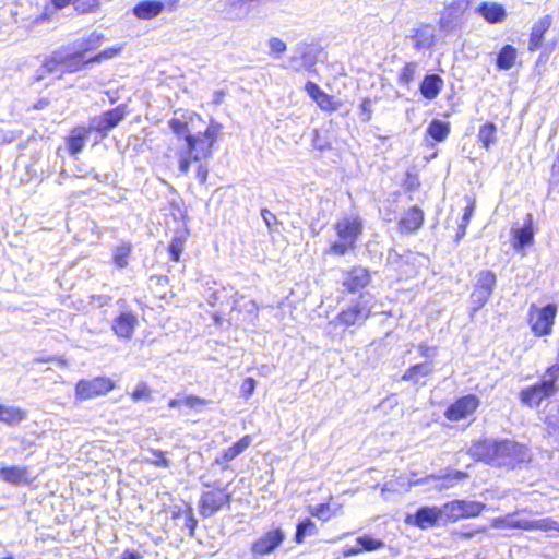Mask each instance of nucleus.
<instances>
[{"instance_id": "nucleus-20", "label": "nucleus", "mask_w": 559, "mask_h": 559, "mask_svg": "<svg viewBox=\"0 0 559 559\" xmlns=\"http://www.w3.org/2000/svg\"><path fill=\"white\" fill-rule=\"evenodd\" d=\"M165 9L159 0H143L133 8V14L140 20H152L158 16Z\"/></svg>"}, {"instance_id": "nucleus-32", "label": "nucleus", "mask_w": 559, "mask_h": 559, "mask_svg": "<svg viewBox=\"0 0 559 559\" xmlns=\"http://www.w3.org/2000/svg\"><path fill=\"white\" fill-rule=\"evenodd\" d=\"M518 52L512 45H504L498 53L497 67L500 70H509L513 67Z\"/></svg>"}, {"instance_id": "nucleus-40", "label": "nucleus", "mask_w": 559, "mask_h": 559, "mask_svg": "<svg viewBox=\"0 0 559 559\" xmlns=\"http://www.w3.org/2000/svg\"><path fill=\"white\" fill-rule=\"evenodd\" d=\"M234 310L246 312L247 319L252 321L258 317L259 308L254 300H246L243 297L234 301Z\"/></svg>"}, {"instance_id": "nucleus-31", "label": "nucleus", "mask_w": 559, "mask_h": 559, "mask_svg": "<svg viewBox=\"0 0 559 559\" xmlns=\"http://www.w3.org/2000/svg\"><path fill=\"white\" fill-rule=\"evenodd\" d=\"M55 20L53 10L50 8V5H45L43 12L39 15L25 19L23 25L27 32L33 33L36 32L39 26L50 24Z\"/></svg>"}, {"instance_id": "nucleus-13", "label": "nucleus", "mask_w": 559, "mask_h": 559, "mask_svg": "<svg viewBox=\"0 0 559 559\" xmlns=\"http://www.w3.org/2000/svg\"><path fill=\"white\" fill-rule=\"evenodd\" d=\"M335 231L341 240L356 245L362 233V224L358 217H344L335 224Z\"/></svg>"}, {"instance_id": "nucleus-26", "label": "nucleus", "mask_w": 559, "mask_h": 559, "mask_svg": "<svg viewBox=\"0 0 559 559\" xmlns=\"http://www.w3.org/2000/svg\"><path fill=\"white\" fill-rule=\"evenodd\" d=\"M424 222V213L417 207H411L399 222L401 230L405 233H412L421 227Z\"/></svg>"}, {"instance_id": "nucleus-33", "label": "nucleus", "mask_w": 559, "mask_h": 559, "mask_svg": "<svg viewBox=\"0 0 559 559\" xmlns=\"http://www.w3.org/2000/svg\"><path fill=\"white\" fill-rule=\"evenodd\" d=\"M496 274L489 270H483L476 276L475 287L492 295V292L496 287Z\"/></svg>"}, {"instance_id": "nucleus-64", "label": "nucleus", "mask_w": 559, "mask_h": 559, "mask_svg": "<svg viewBox=\"0 0 559 559\" xmlns=\"http://www.w3.org/2000/svg\"><path fill=\"white\" fill-rule=\"evenodd\" d=\"M559 377V365L551 366L546 371V378L543 381H551L552 384H556V381Z\"/></svg>"}, {"instance_id": "nucleus-38", "label": "nucleus", "mask_w": 559, "mask_h": 559, "mask_svg": "<svg viewBox=\"0 0 559 559\" xmlns=\"http://www.w3.org/2000/svg\"><path fill=\"white\" fill-rule=\"evenodd\" d=\"M427 132L433 140L442 142L450 133V126L448 122L435 119L428 126Z\"/></svg>"}, {"instance_id": "nucleus-5", "label": "nucleus", "mask_w": 559, "mask_h": 559, "mask_svg": "<svg viewBox=\"0 0 559 559\" xmlns=\"http://www.w3.org/2000/svg\"><path fill=\"white\" fill-rule=\"evenodd\" d=\"M486 504L478 501L453 500L443 506V514L450 521H457L465 518H475L479 515Z\"/></svg>"}, {"instance_id": "nucleus-3", "label": "nucleus", "mask_w": 559, "mask_h": 559, "mask_svg": "<svg viewBox=\"0 0 559 559\" xmlns=\"http://www.w3.org/2000/svg\"><path fill=\"white\" fill-rule=\"evenodd\" d=\"M114 388V381L107 377H96L91 380H80L75 385V399L80 401L92 400L106 395Z\"/></svg>"}, {"instance_id": "nucleus-46", "label": "nucleus", "mask_w": 559, "mask_h": 559, "mask_svg": "<svg viewBox=\"0 0 559 559\" xmlns=\"http://www.w3.org/2000/svg\"><path fill=\"white\" fill-rule=\"evenodd\" d=\"M490 297H491V295L488 294L487 292H484V290H480V289L474 287V290L471 294V302L473 305L472 311L476 312L480 308H483L487 304V301L489 300Z\"/></svg>"}, {"instance_id": "nucleus-61", "label": "nucleus", "mask_w": 559, "mask_h": 559, "mask_svg": "<svg viewBox=\"0 0 559 559\" xmlns=\"http://www.w3.org/2000/svg\"><path fill=\"white\" fill-rule=\"evenodd\" d=\"M118 51H119V49H116V48L106 49V50L99 52L98 55H96L95 57L91 58L90 60H87V62H100L104 59H109V58L115 57Z\"/></svg>"}, {"instance_id": "nucleus-21", "label": "nucleus", "mask_w": 559, "mask_h": 559, "mask_svg": "<svg viewBox=\"0 0 559 559\" xmlns=\"http://www.w3.org/2000/svg\"><path fill=\"white\" fill-rule=\"evenodd\" d=\"M476 13L491 24L501 23L507 16L503 5L497 2H481L476 8Z\"/></svg>"}, {"instance_id": "nucleus-25", "label": "nucleus", "mask_w": 559, "mask_h": 559, "mask_svg": "<svg viewBox=\"0 0 559 559\" xmlns=\"http://www.w3.org/2000/svg\"><path fill=\"white\" fill-rule=\"evenodd\" d=\"M443 87V80L439 74H427L420 83L421 95L429 100L435 99Z\"/></svg>"}, {"instance_id": "nucleus-47", "label": "nucleus", "mask_w": 559, "mask_h": 559, "mask_svg": "<svg viewBox=\"0 0 559 559\" xmlns=\"http://www.w3.org/2000/svg\"><path fill=\"white\" fill-rule=\"evenodd\" d=\"M99 5L100 0H74V10L80 14L95 12Z\"/></svg>"}, {"instance_id": "nucleus-59", "label": "nucleus", "mask_w": 559, "mask_h": 559, "mask_svg": "<svg viewBox=\"0 0 559 559\" xmlns=\"http://www.w3.org/2000/svg\"><path fill=\"white\" fill-rule=\"evenodd\" d=\"M70 4L74 7V0H49L47 5H50L53 10V17L57 19V11L63 10Z\"/></svg>"}, {"instance_id": "nucleus-24", "label": "nucleus", "mask_w": 559, "mask_h": 559, "mask_svg": "<svg viewBox=\"0 0 559 559\" xmlns=\"http://www.w3.org/2000/svg\"><path fill=\"white\" fill-rule=\"evenodd\" d=\"M433 371V364L431 361H425L421 364H416L407 369V371L402 377L405 381H411L417 385H425V378L430 376Z\"/></svg>"}, {"instance_id": "nucleus-28", "label": "nucleus", "mask_w": 559, "mask_h": 559, "mask_svg": "<svg viewBox=\"0 0 559 559\" xmlns=\"http://www.w3.org/2000/svg\"><path fill=\"white\" fill-rule=\"evenodd\" d=\"M550 25L551 19L548 15L542 17L533 25L530 35L528 50L535 51L540 48L544 34L548 31Z\"/></svg>"}, {"instance_id": "nucleus-22", "label": "nucleus", "mask_w": 559, "mask_h": 559, "mask_svg": "<svg viewBox=\"0 0 559 559\" xmlns=\"http://www.w3.org/2000/svg\"><path fill=\"white\" fill-rule=\"evenodd\" d=\"M251 437L245 436L231 447L225 449L221 456L215 459V463L222 465L223 468H227V463L236 459L245 450H247L251 444Z\"/></svg>"}, {"instance_id": "nucleus-18", "label": "nucleus", "mask_w": 559, "mask_h": 559, "mask_svg": "<svg viewBox=\"0 0 559 559\" xmlns=\"http://www.w3.org/2000/svg\"><path fill=\"white\" fill-rule=\"evenodd\" d=\"M136 324V317L132 312L126 311L114 319L111 329L119 338L130 340Z\"/></svg>"}, {"instance_id": "nucleus-42", "label": "nucleus", "mask_w": 559, "mask_h": 559, "mask_svg": "<svg viewBox=\"0 0 559 559\" xmlns=\"http://www.w3.org/2000/svg\"><path fill=\"white\" fill-rule=\"evenodd\" d=\"M341 507H337L336 509H331L330 503H320L316 506L309 507V512L312 516L318 518L321 521H329L332 516H335L338 514Z\"/></svg>"}, {"instance_id": "nucleus-35", "label": "nucleus", "mask_w": 559, "mask_h": 559, "mask_svg": "<svg viewBox=\"0 0 559 559\" xmlns=\"http://www.w3.org/2000/svg\"><path fill=\"white\" fill-rule=\"evenodd\" d=\"M25 419V412L14 406H4L1 407V423H4L9 426H14L20 424Z\"/></svg>"}, {"instance_id": "nucleus-53", "label": "nucleus", "mask_w": 559, "mask_h": 559, "mask_svg": "<svg viewBox=\"0 0 559 559\" xmlns=\"http://www.w3.org/2000/svg\"><path fill=\"white\" fill-rule=\"evenodd\" d=\"M355 246L353 243H348L345 240H338L334 241L330 248L329 253L337 254V255H344L349 249H354Z\"/></svg>"}, {"instance_id": "nucleus-39", "label": "nucleus", "mask_w": 559, "mask_h": 559, "mask_svg": "<svg viewBox=\"0 0 559 559\" xmlns=\"http://www.w3.org/2000/svg\"><path fill=\"white\" fill-rule=\"evenodd\" d=\"M497 127L492 122L483 124L478 132V141L485 148H489L496 142Z\"/></svg>"}, {"instance_id": "nucleus-8", "label": "nucleus", "mask_w": 559, "mask_h": 559, "mask_svg": "<svg viewBox=\"0 0 559 559\" xmlns=\"http://www.w3.org/2000/svg\"><path fill=\"white\" fill-rule=\"evenodd\" d=\"M480 405V400L475 394H467L457 399L444 412L447 419L451 421L462 420L473 415Z\"/></svg>"}, {"instance_id": "nucleus-6", "label": "nucleus", "mask_w": 559, "mask_h": 559, "mask_svg": "<svg viewBox=\"0 0 559 559\" xmlns=\"http://www.w3.org/2000/svg\"><path fill=\"white\" fill-rule=\"evenodd\" d=\"M126 114V106L119 105L116 108L107 110L99 116L93 117L90 120L88 127L92 132H98L104 138L111 129L116 128L119 122L124 119Z\"/></svg>"}, {"instance_id": "nucleus-58", "label": "nucleus", "mask_w": 559, "mask_h": 559, "mask_svg": "<svg viewBox=\"0 0 559 559\" xmlns=\"http://www.w3.org/2000/svg\"><path fill=\"white\" fill-rule=\"evenodd\" d=\"M255 390V380L253 378H246L241 384L240 391L242 395L248 399Z\"/></svg>"}, {"instance_id": "nucleus-56", "label": "nucleus", "mask_w": 559, "mask_h": 559, "mask_svg": "<svg viewBox=\"0 0 559 559\" xmlns=\"http://www.w3.org/2000/svg\"><path fill=\"white\" fill-rule=\"evenodd\" d=\"M269 47H270V50L272 53L276 55V56H280L282 53H284L286 51V44L277 38V37H272L270 38L269 40Z\"/></svg>"}, {"instance_id": "nucleus-36", "label": "nucleus", "mask_w": 559, "mask_h": 559, "mask_svg": "<svg viewBox=\"0 0 559 559\" xmlns=\"http://www.w3.org/2000/svg\"><path fill=\"white\" fill-rule=\"evenodd\" d=\"M66 60L62 63V68L67 72H76L79 71L85 62H83L84 51L71 52L66 47ZM86 63H88L86 61Z\"/></svg>"}, {"instance_id": "nucleus-50", "label": "nucleus", "mask_w": 559, "mask_h": 559, "mask_svg": "<svg viewBox=\"0 0 559 559\" xmlns=\"http://www.w3.org/2000/svg\"><path fill=\"white\" fill-rule=\"evenodd\" d=\"M182 516H183V525L188 530L189 536L192 537L194 535V531H195V527L198 524V521L194 518L192 508L187 507L182 512Z\"/></svg>"}, {"instance_id": "nucleus-49", "label": "nucleus", "mask_w": 559, "mask_h": 559, "mask_svg": "<svg viewBox=\"0 0 559 559\" xmlns=\"http://www.w3.org/2000/svg\"><path fill=\"white\" fill-rule=\"evenodd\" d=\"M316 103L321 109L328 111H336L340 108V103L326 93H323Z\"/></svg>"}, {"instance_id": "nucleus-41", "label": "nucleus", "mask_w": 559, "mask_h": 559, "mask_svg": "<svg viewBox=\"0 0 559 559\" xmlns=\"http://www.w3.org/2000/svg\"><path fill=\"white\" fill-rule=\"evenodd\" d=\"M495 528H521L526 531V519H515L513 515L496 518L492 521Z\"/></svg>"}, {"instance_id": "nucleus-63", "label": "nucleus", "mask_w": 559, "mask_h": 559, "mask_svg": "<svg viewBox=\"0 0 559 559\" xmlns=\"http://www.w3.org/2000/svg\"><path fill=\"white\" fill-rule=\"evenodd\" d=\"M312 144L319 151H323L330 146L329 142L321 136L318 130L313 132Z\"/></svg>"}, {"instance_id": "nucleus-23", "label": "nucleus", "mask_w": 559, "mask_h": 559, "mask_svg": "<svg viewBox=\"0 0 559 559\" xmlns=\"http://www.w3.org/2000/svg\"><path fill=\"white\" fill-rule=\"evenodd\" d=\"M254 0H224V12L233 20L245 19L251 11Z\"/></svg>"}, {"instance_id": "nucleus-27", "label": "nucleus", "mask_w": 559, "mask_h": 559, "mask_svg": "<svg viewBox=\"0 0 559 559\" xmlns=\"http://www.w3.org/2000/svg\"><path fill=\"white\" fill-rule=\"evenodd\" d=\"M463 13L460 1L453 2L444 9L439 20V26L444 32H451L456 27V22Z\"/></svg>"}, {"instance_id": "nucleus-11", "label": "nucleus", "mask_w": 559, "mask_h": 559, "mask_svg": "<svg viewBox=\"0 0 559 559\" xmlns=\"http://www.w3.org/2000/svg\"><path fill=\"white\" fill-rule=\"evenodd\" d=\"M371 276L369 271L361 266H353L342 274V287L345 292L354 294L369 285Z\"/></svg>"}, {"instance_id": "nucleus-57", "label": "nucleus", "mask_w": 559, "mask_h": 559, "mask_svg": "<svg viewBox=\"0 0 559 559\" xmlns=\"http://www.w3.org/2000/svg\"><path fill=\"white\" fill-rule=\"evenodd\" d=\"M152 454L155 456V460L150 461L151 464L158 467H169L170 462L164 456V452L160 450H152Z\"/></svg>"}, {"instance_id": "nucleus-1", "label": "nucleus", "mask_w": 559, "mask_h": 559, "mask_svg": "<svg viewBox=\"0 0 559 559\" xmlns=\"http://www.w3.org/2000/svg\"><path fill=\"white\" fill-rule=\"evenodd\" d=\"M471 454L491 465L514 466L515 463L525 462L528 457L527 449L512 440L497 441L485 439L474 443Z\"/></svg>"}, {"instance_id": "nucleus-34", "label": "nucleus", "mask_w": 559, "mask_h": 559, "mask_svg": "<svg viewBox=\"0 0 559 559\" xmlns=\"http://www.w3.org/2000/svg\"><path fill=\"white\" fill-rule=\"evenodd\" d=\"M318 534L317 524L310 520L305 519L297 524L295 533V542L301 544L307 536H316Z\"/></svg>"}, {"instance_id": "nucleus-10", "label": "nucleus", "mask_w": 559, "mask_h": 559, "mask_svg": "<svg viewBox=\"0 0 559 559\" xmlns=\"http://www.w3.org/2000/svg\"><path fill=\"white\" fill-rule=\"evenodd\" d=\"M558 388L551 381H542L521 391V402L531 407L538 406L540 402L557 392Z\"/></svg>"}, {"instance_id": "nucleus-15", "label": "nucleus", "mask_w": 559, "mask_h": 559, "mask_svg": "<svg viewBox=\"0 0 559 559\" xmlns=\"http://www.w3.org/2000/svg\"><path fill=\"white\" fill-rule=\"evenodd\" d=\"M412 39L413 48L417 51L430 49L436 41L435 27L430 24H420L414 28L413 34L408 36Z\"/></svg>"}, {"instance_id": "nucleus-7", "label": "nucleus", "mask_w": 559, "mask_h": 559, "mask_svg": "<svg viewBox=\"0 0 559 559\" xmlns=\"http://www.w3.org/2000/svg\"><path fill=\"white\" fill-rule=\"evenodd\" d=\"M371 306L362 297L347 309L341 311L335 321L344 326L361 325L369 318Z\"/></svg>"}, {"instance_id": "nucleus-54", "label": "nucleus", "mask_w": 559, "mask_h": 559, "mask_svg": "<svg viewBox=\"0 0 559 559\" xmlns=\"http://www.w3.org/2000/svg\"><path fill=\"white\" fill-rule=\"evenodd\" d=\"M169 127L174 133L177 135H183L186 138L189 133L188 124L179 119H171L169 121Z\"/></svg>"}, {"instance_id": "nucleus-44", "label": "nucleus", "mask_w": 559, "mask_h": 559, "mask_svg": "<svg viewBox=\"0 0 559 559\" xmlns=\"http://www.w3.org/2000/svg\"><path fill=\"white\" fill-rule=\"evenodd\" d=\"M418 68L417 62H407L400 71L397 82L400 85L409 86V84L414 81L416 71Z\"/></svg>"}, {"instance_id": "nucleus-60", "label": "nucleus", "mask_w": 559, "mask_h": 559, "mask_svg": "<svg viewBox=\"0 0 559 559\" xmlns=\"http://www.w3.org/2000/svg\"><path fill=\"white\" fill-rule=\"evenodd\" d=\"M182 404L188 408H197L205 405L206 401L194 395L186 396L182 399Z\"/></svg>"}, {"instance_id": "nucleus-62", "label": "nucleus", "mask_w": 559, "mask_h": 559, "mask_svg": "<svg viewBox=\"0 0 559 559\" xmlns=\"http://www.w3.org/2000/svg\"><path fill=\"white\" fill-rule=\"evenodd\" d=\"M306 91L309 94V96L317 102L319 97L324 93L320 86L313 82H308L306 84Z\"/></svg>"}, {"instance_id": "nucleus-17", "label": "nucleus", "mask_w": 559, "mask_h": 559, "mask_svg": "<svg viewBox=\"0 0 559 559\" xmlns=\"http://www.w3.org/2000/svg\"><path fill=\"white\" fill-rule=\"evenodd\" d=\"M534 241L533 216L526 214L524 224L521 228H512V246L514 250L520 251Z\"/></svg>"}, {"instance_id": "nucleus-48", "label": "nucleus", "mask_w": 559, "mask_h": 559, "mask_svg": "<svg viewBox=\"0 0 559 559\" xmlns=\"http://www.w3.org/2000/svg\"><path fill=\"white\" fill-rule=\"evenodd\" d=\"M185 248V240L181 237H174L168 246V252L173 261L178 262Z\"/></svg>"}, {"instance_id": "nucleus-30", "label": "nucleus", "mask_w": 559, "mask_h": 559, "mask_svg": "<svg viewBox=\"0 0 559 559\" xmlns=\"http://www.w3.org/2000/svg\"><path fill=\"white\" fill-rule=\"evenodd\" d=\"M0 478L12 485L27 484V469L20 466L2 467Z\"/></svg>"}, {"instance_id": "nucleus-52", "label": "nucleus", "mask_w": 559, "mask_h": 559, "mask_svg": "<svg viewBox=\"0 0 559 559\" xmlns=\"http://www.w3.org/2000/svg\"><path fill=\"white\" fill-rule=\"evenodd\" d=\"M131 397L134 402H139L141 400L150 401L151 400V390L146 383H139L134 391L131 394Z\"/></svg>"}, {"instance_id": "nucleus-19", "label": "nucleus", "mask_w": 559, "mask_h": 559, "mask_svg": "<svg viewBox=\"0 0 559 559\" xmlns=\"http://www.w3.org/2000/svg\"><path fill=\"white\" fill-rule=\"evenodd\" d=\"M91 132L90 127H76L71 131L70 135L67 138V146L72 156L83 151Z\"/></svg>"}, {"instance_id": "nucleus-2", "label": "nucleus", "mask_w": 559, "mask_h": 559, "mask_svg": "<svg viewBox=\"0 0 559 559\" xmlns=\"http://www.w3.org/2000/svg\"><path fill=\"white\" fill-rule=\"evenodd\" d=\"M218 132L219 124L211 123L203 133L186 135L187 152L193 162L209 158L212 155V147Z\"/></svg>"}, {"instance_id": "nucleus-37", "label": "nucleus", "mask_w": 559, "mask_h": 559, "mask_svg": "<svg viewBox=\"0 0 559 559\" xmlns=\"http://www.w3.org/2000/svg\"><path fill=\"white\" fill-rule=\"evenodd\" d=\"M526 531L559 532V523L552 520L551 518H543L537 520L526 519Z\"/></svg>"}, {"instance_id": "nucleus-16", "label": "nucleus", "mask_w": 559, "mask_h": 559, "mask_svg": "<svg viewBox=\"0 0 559 559\" xmlns=\"http://www.w3.org/2000/svg\"><path fill=\"white\" fill-rule=\"evenodd\" d=\"M316 60L314 49L307 44H300L290 57V64L296 71L309 70L316 64Z\"/></svg>"}, {"instance_id": "nucleus-14", "label": "nucleus", "mask_w": 559, "mask_h": 559, "mask_svg": "<svg viewBox=\"0 0 559 559\" xmlns=\"http://www.w3.org/2000/svg\"><path fill=\"white\" fill-rule=\"evenodd\" d=\"M441 515H444L443 508L421 507L414 515H408L406 522L425 530L436 525Z\"/></svg>"}, {"instance_id": "nucleus-55", "label": "nucleus", "mask_w": 559, "mask_h": 559, "mask_svg": "<svg viewBox=\"0 0 559 559\" xmlns=\"http://www.w3.org/2000/svg\"><path fill=\"white\" fill-rule=\"evenodd\" d=\"M373 100L371 98H365L360 105V119L365 122L370 121L372 117L371 106Z\"/></svg>"}, {"instance_id": "nucleus-12", "label": "nucleus", "mask_w": 559, "mask_h": 559, "mask_svg": "<svg viewBox=\"0 0 559 559\" xmlns=\"http://www.w3.org/2000/svg\"><path fill=\"white\" fill-rule=\"evenodd\" d=\"M284 539L285 533L282 528H272L252 544L251 551L257 556L269 555L273 552L284 542Z\"/></svg>"}, {"instance_id": "nucleus-9", "label": "nucleus", "mask_w": 559, "mask_h": 559, "mask_svg": "<svg viewBox=\"0 0 559 559\" xmlns=\"http://www.w3.org/2000/svg\"><path fill=\"white\" fill-rule=\"evenodd\" d=\"M556 312V306L549 304L542 309L531 313L530 323L535 335L544 336L550 334Z\"/></svg>"}, {"instance_id": "nucleus-51", "label": "nucleus", "mask_w": 559, "mask_h": 559, "mask_svg": "<svg viewBox=\"0 0 559 559\" xmlns=\"http://www.w3.org/2000/svg\"><path fill=\"white\" fill-rule=\"evenodd\" d=\"M473 212H474V206L473 205H468V206L465 207L462 221H461V223L459 225V231L456 234V240L457 241L465 236L466 227H467V225H468V223L471 221Z\"/></svg>"}, {"instance_id": "nucleus-45", "label": "nucleus", "mask_w": 559, "mask_h": 559, "mask_svg": "<svg viewBox=\"0 0 559 559\" xmlns=\"http://www.w3.org/2000/svg\"><path fill=\"white\" fill-rule=\"evenodd\" d=\"M132 248L129 243H122L121 246L117 247L114 251V263L123 269L128 265V259L131 254Z\"/></svg>"}, {"instance_id": "nucleus-4", "label": "nucleus", "mask_w": 559, "mask_h": 559, "mask_svg": "<svg viewBox=\"0 0 559 559\" xmlns=\"http://www.w3.org/2000/svg\"><path fill=\"white\" fill-rule=\"evenodd\" d=\"M231 502V493L226 492V487L202 492L199 500V512L207 519L218 512L224 506Z\"/></svg>"}, {"instance_id": "nucleus-43", "label": "nucleus", "mask_w": 559, "mask_h": 559, "mask_svg": "<svg viewBox=\"0 0 559 559\" xmlns=\"http://www.w3.org/2000/svg\"><path fill=\"white\" fill-rule=\"evenodd\" d=\"M356 544L362 551H376L382 549L385 544L381 539L373 538L370 535H362L356 538Z\"/></svg>"}, {"instance_id": "nucleus-29", "label": "nucleus", "mask_w": 559, "mask_h": 559, "mask_svg": "<svg viewBox=\"0 0 559 559\" xmlns=\"http://www.w3.org/2000/svg\"><path fill=\"white\" fill-rule=\"evenodd\" d=\"M66 47H61L55 50L44 62L41 69L37 71V81L44 79L47 73H55L62 67L63 61L66 60Z\"/></svg>"}]
</instances>
